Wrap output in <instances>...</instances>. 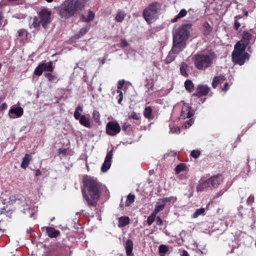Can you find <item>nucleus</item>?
<instances>
[{
    "instance_id": "1",
    "label": "nucleus",
    "mask_w": 256,
    "mask_h": 256,
    "mask_svg": "<svg viewBox=\"0 0 256 256\" xmlns=\"http://www.w3.org/2000/svg\"><path fill=\"white\" fill-rule=\"evenodd\" d=\"M84 188L82 190V196L88 206L95 207L98 204L104 186L96 179L90 176L83 178Z\"/></svg>"
},
{
    "instance_id": "2",
    "label": "nucleus",
    "mask_w": 256,
    "mask_h": 256,
    "mask_svg": "<svg viewBox=\"0 0 256 256\" xmlns=\"http://www.w3.org/2000/svg\"><path fill=\"white\" fill-rule=\"evenodd\" d=\"M192 24H187L182 25L173 32V52L178 54L186 46V40L188 39Z\"/></svg>"
},
{
    "instance_id": "3",
    "label": "nucleus",
    "mask_w": 256,
    "mask_h": 256,
    "mask_svg": "<svg viewBox=\"0 0 256 256\" xmlns=\"http://www.w3.org/2000/svg\"><path fill=\"white\" fill-rule=\"evenodd\" d=\"M84 6L81 0H66L59 6L60 16L69 18L78 14Z\"/></svg>"
},
{
    "instance_id": "4",
    "label": "nucleus",
    "mask_w": 256,
    "mask_h": 256,
    "mask_svg": "<svg viewBox=\"0 0 256 256\" xmlns=\"http://www.w3.org/2000/svg\"><path fill=\"white\" fill-rule=\"evenodd\" d=\"M213 59L212 55L202 54H196L193 58L194 66L198 70H204L210 67Z\"/></svg>"
},
{
    "instance_id": "5",
    "label": "nucleus",
    "mask_w": 256,
    "mask_h": 256,
    "mask_svg": "<svg viewBox=\"0 0 256 256\" xmlns=\"http://www.w3.org/2000/svg\"><path fill=\"white\" fill-rule=\"evenodd\" d=\"M245 50H243V48H237L234 50L232 53V60L235 63L242 66L244 64L246 60L250 58V55L247 53L244 52Z\"/></svg>"
},
{
    "instance_id": "6",
    "label": "nucleus",
    "mask_w": 256,
    "mask_h": 256,
    "mask_svg": "<svg viewBox=\"0 0 256 256\" xmlns=\"http://www.w3.org/2000/svg\"><path fill=\"white\" fill-rule=\"evenodd\" d=\"M158 13V4L152 3L150 4L143 12L142 15L145 20L148 22L156 18Z\"/></svg>"
},
{
    "instance_id": "7",
    "label": "nucleus",
    "mask_w": 256,
    "mask_h": 256,
    "mask_svg": "<svg viewBox=\"0 0 256 256\" xmlns=\"http://www.w3.org/2000/svg\"><path fill=\"white\" fill-rule=\"evenodd\" d=\"M82 111V106L78 105L75 109L74 114V118L76 120L79 121V122L81 125L89 128L90 127V119L88 118H86L84 115L81 114Z\"/></svg>"
},
{
    "instance_id": "8",
    "label": "nucleus",
    "mask_w": 256,
    "mask_h": 256,
    "mask_svg": "<svg viewBox=\"0 0 256 256\" xmlns=\"http://www.w3.org/2000/svg\"><path fill=\"white\" fill-rule=\"evenodd\" d=\"M53 69L52 62V61L46 63H40L34 70V74L40 76L44 71L52 72Z\"/></svg>"
},
{
    "instance_id": "9",
    "label": "nucleus",
    "mask_w": 256,
    "mask_h": 256,
    "mask_svg": "<svg viewBox=\"0 0 256 256\" xmlns=\"http://www.w3.org/2000/svg\"><path fill=\"white\" fill-rule=\"evenodd\" d=\"M120 126L116 122H110L106 126V132L107 134L111 136H114L120 131Z\"/></svg>"
},
{
    "instance_id": "10",
    "label": "nucleus",
    "mask_w": 256,
    "mask_h": 256,
    "mask_svg": "<svg viewBox=\"0 0 256 256\" xmlns=\"http://www.w3.org/2000/svg\"><path fill=\"white\" fill-rule=\"evenodd\" d=\"M50 12L46 9L42 10L39 13V19L42 27L46 28L50 22Z\"/></svg>"
},
{
    "instance_id": "11",
    "label": "nucleus",
    "mask_w": 256,
    "mask_h": 256,
    "mask_svg": "<svg viewBox=\"0 0 256 256\" xmlns=\"http://www.w3.org/2000/svg\"><path fill=\"white\" fill-rule=\"evenodd\" d=\"M252 38V34L248 32H244L241 40L238 42L235 45L236 48H243V50H245L246 48L249 44L250 40Z\"/></svg>"
},
{
    "instance_id": "12",
    "label": "nucleus",
    "mask_w": 256,
    "mask_h": 256,
    "mask_svg": "<svg viewBox=\"0 0 256 256\" xmlns=\"http://www.w3.org/2000/svg\"><path fill=\"white\" fill-rule=\"evenodd\" d=\"M193 112H192L191 107L188 104H184L181 111L180 118L182 119L189 118L192 116Z\"/></svg>"
},
{
    "instance_id": "13",
    "label": "nucleus",
    "mask_w": 256,
    "mask_h": 256,
    "mask_svg": "<svg viewBox=\"0 0 256 256\" xmlns=\"http://www.w3.org/2000/svg\"><path fill=\"white\" fill-rule=\"evenodd\" d=\"M112 154V150L108 152L104 162L101 168V170L102 172H106L110 169L111 166V160Z\"/></svg>"
},
{
    "instance_id": "14",
    "label": "nucleus",
    "mask_w": 256,
    "mask_h": 256,
    "mask_svg": "<svg viewBox=\"0 0 256 256\" xmlns=\"http://www.w3.org/2000/svg\"><path fill=\"white\" fill-rule=\"evenodd\" d=\"M211 188H216L222 184L223 177L222 174H216L208 178Z\"/></svg>"
},
{
    "instance_id": "15",
    "label": "nucleus",
    "mask_w": 256,
    "mask_h": 256,
    "mask_svg": "<svg viewBox=\"0 0 256 256\" xmlns=\"http://www.w3.org/2000/svg\"><path fill=\"white\" fill-rule=\"evenodd\" d=\"M210 90V88L206 85H198L196 92L193 96L200 97L207 95Z\"/></svg>"
},
{
    "instance_id": "16",
    "label": "nucleus",
    "mask_w": 256,
    "mask_h": 256,
    "mask_svg": "<svg viewBox=\"0 0 256 256\" xmlns=\"http://www.w3.org/2000/svg\"><path fill=\"white\" fill-rule=\"evenodd\" d=\"M24 113L23 109L20 106H12L8 112V115L10 118H14L15 116H12V114H14L16 118L20 117Z\"/></svg>"
},
{
    "instance_id": "17",
    "label": "nucleus",
    "mask_w": 256,
    "mask_h": 256,
    "mask_svg": "<svg viewBox=\"0 0 256 256\" xmlns=\"http://www.w3.org/2000/svg\"><path fill=\"white\" fill-rule=\"evenodd\" d=\"M211 188H212L210 185V183H209L208 179L206 180L200 181L198 185L196 186V190L198 192H202Z\"/></svg>"
},
{
    "instance_id": "18",
    "label": "nucleus",
    "mask_w": 256,
    "mask_h": 256,
    "mask_svg": "<svg viewBox=\"0 0 256 256\" xmlns=\"http://www.w3.org/2000/svg\"><path fill=\"white\" fill-rule=\"evenodd\" d=\"M46 231L48 236L50 238H56L60 234V230H56L52 227H46Z\"/></svg>"
},
{
    "instance_id": "19",
    "label": "nucleus",
    "mask_w": 256,
    "mask_h": 256,
    "mask_svg": "<svg viewBox=\"0 0 256 256\" xmlns=\"http://www.w3.org/2000/svg\"><path fill=\"white\" fill-rule=\"evenodd\" d=\"M125 248L127 256H134L132 253L133 250V242L132 240L129 239L126 240Z\"/></svg>"
},
{
    "instance_id": "20",
    "label": "nucleus",
    "mask_w": 256,
    "mask_h": 256,
    "mask_svg": "<svg viewBox=\"0 0 256 256\" xmlns=\"http://www.w3.org/2000/svg\"><path fill=\"white\" fill-rule=\"evenodd\" d=\"M32 160L31 155L29 154H26L24 158H22L20 166L22 168L26 169L28 166L30 162Z\"/></svg>"
},
{
    "instance_id": "21",
    "label": "nucleus",
    "mask_w": 256,
    "mask_h": 256,
    "mask_svg": "<svg viewBox=\"0 0 256 256\" xmlns=\"http://www.w3.org/2000/svg\"><path fill=\"white\" fill-rule=\"evenodd\" d=\"M126 16V14L124 12L120 10H118L116 12L114 20L116 22H121L124 20Z\"/></svg>"
},
{
    "instance_id": "22",
    "label": "nucleus",
    "mask_w": 256,
    "mask_h": 256,
    "mask_svg": "<svg viewBox=\"0 0 256 256\" xmlns=\"http://www.w3.org/2000/svg\"><path fill=\"white\" fill-rule=\"evenodd\" d=\"M40 24L41 22L38 18L35 16L30 18V28H38L40 26Z\"/></svg>"
},
{
    "instance_id": "23",
    "label": "nucleus",
    "mask_w": 256,
    "mask_h": 256,
    "mask_svg": "<svg viewBox=\"0 0 256 256\" xmlns=\"http://www.w3.org/2000/svg\"><path fill=\"white\" fill-rule=\"evenodd\" d=\"M130 220L128 216H121L118 218V224L119 228H122L126 226L130 223Z\"/></svg>"
},
{
    "instance_id": "24",
    "label": "nucleus",
    "mask_w": 256,
    "mask_h": 256,
    "mask_svg": "<svg viewBox=\"0 0 256 256\" xmlns=\"http://www.w3.org/2000/svg\"><path fill=\"white\" fill-rule=\"evenodd\" d=\"M187 11L185 9H182L180 12L170 22L172 23L176 22L178 19L184 17L187 14Z\"/></svg>"
},
{
    "instance_id": "25",
    "label": "nucleus",
    "mask_w": 256,
    "mask_h": 256,
    "mask_svg": "<svg viewBox=\"0 0 256 256\" xmlns=\"http://www.w3.org/2000/svg\"><path fill=\"white\" fill-rule=\"evenodd\" d=\"M188 65L184 62H182L180 64V74L182 76H186V77H187L188 76Z\"/></svg>"
},
{
    "instance_id": "26",
    "label": "nucleus",
    "mask_w": 256,
    "mask_h": 256,
    "mask_svg": "<svg viewBox=\"0 0 256 256\" xmlns=\"http://www.w3.org/2000/svg\"><path fill=\"white\" fill-rule=\"evenodd\" d=\"M225 80L224 76H215L212 82V86L213 88H216L219 82L222 80Z\"/></svg>"
},
{
    "instance_id": "27",
    "label": "nucleus",
    "mask_w": 256,
    "mask_h": 256,
    "mask_svg": "<svg viewBox=\"0 0 256 256\" xmlns=\"http://www.w3.org/2000/svg\"><path fill=\"white\" fill-rule=\"evenodd\" d=\"M184 86L187 91L192 92L194 90V85L192 80H187L184 82Z\"/></svg>"
},
{
    "instance_id": "28",
    "label": "nucleus",
    "mask_w": 256,
    "mask_h": 256,
    "mask_svg": "<svg viewBox=\"0 0 256 256\" xmlns=\"http://www.w3.org/2000/svg\"><path fill=\"white\" fill-rule=\"evenodd\" d=\"M152 109L151 107H150V106L146 107L145 108L144 112V116L147 118L152 119L153 118V116H152Z\"/></svg>"
},
{
    "instance_id": "29",
    "label": "nucleus",
    "mask_w": 256,
    "mask_h": 256,
    "mask_svg": "<svg viewBox=\"0 0 256 256\" xmlns=\"http://www.w3.org/2000/svg\"><path fill=\"white\" fill-rule=\"evenodd\" d=\"M168 247L164 244L160 245L158 248V252L160 256H164L165 254L168 252Z\"/></svg>"
},
{
    "instance_id": "30",
    "label": "nucleus",
    "mask_w": 256,
    "mask_h": 256,
    "mask_svg": "<svg viewBox=\"0 0 256 256\" xmlns=\"http://www.w3.org/2000/svg\"><path fill=\"white\" fill-rule=\"evenodd\" d=\"M135 196L134 194H129L126 198L125 206H130L134 201Z\"/></svg>"
},
{
    "instance_id": "31",
    "label": "nucleus",
    "mask_w": 256,
    "mask_h": 256,
    "mask_svg": "<svg viewBox=\"0 0 256 256\" xmlns=\"http://www.w3.org/2000/svg\"><path fill=\"white\" fill-rule=\"evenodd\" d=\"M205 212V209L204 208H200L197 209L196 212L193 214L192 217V218H196L198 216L204 214Z\"/></svg>"
},
{
    "instance_id": "32",
    "label": "nucleus",
    "mask_w": 256,
    "mask_h": 256,
    "mask_svg": "<svg viewBox=\"0 0 256 256\" xmlns=\"http://www.w3.org/2000/svg\"><path fill=\"white\" fill-rule=\"evenodd\" d=\"M174 53L173 52L172 50L168 54V55L167 56L165 60V62L166 64H169L173 61L175 59V56L174 55Z\"/></svg>"
},
{
    "instance_id": "33",
    "label": "nucleus",
    "mask_w": 256,
    "mask_h": 256,
    "mask_svg": "<svg viewBox=\"0 0 256 256\" xmlns=\"http://www.w3.org/2000/svg\"><path fill=\"white\" fill-rule=\"evenodd\" d=\"M82 17L84 18V22H90L94 18V14L91 10H90L88 12V16L86 18H85L84 16H82Z\"/></svg>"
},
{
    "instance_id": "34",
    "label": "nucleus",
    "mask_w": 256,
    "mask_h": 256,
    "mask_svg": "<svg viewBox=\"0 0 256 256\" xmlns=\"http://www.w3.org/2000/svg\"><path fill=\"white\" fill-rule=\"evenodd\" d=\"M156 216V214L154 212L152 213L150 216H148L146 222L148 226H150L152 224L155 220Z\"/></svg>"
},
{
    "instance_id": "35",
    "label": "nucleus",
    "mask_w": 256,
    "mask_h": 256,
    "mask_svg": "<svg viewBox=\"0 0 256 256\" xmlns=\"http://www.w3.org/2000/svg\"><path fill=\"white\" fill-rule=\"evenodd\" d=\"M164 206H165V204H164L163 202H162V204H157L156 206L154 213H155L156 214L157 213L162 210L164 208Z\"/></svg>"
},
{
    "instance_id": "36",
    "label": "nucleus",
    "mask_w": 256,
    "mask_h": 256,
    "mask_svg": "<svg viewBox=\"0 0 256 256\" xmlns=\"http://www.w3.org/2000/svg\"><path fill=\"white\" fill-rule=\"evenodd\" d=\"M89 29H90V26H84V27L82 28L80 30L79 33L78 34V38H80V37L83 36L84 34H85L88 32V30Z\"/></svg>"
},
{
    "instance_id": "37",
    "label": "nucleus",
    "mask_w": 256,
    "mask_h": 256,
    "mask_svg": "<svg viewBox=\"0 0 256 256\" xmlns=\"http://www.w3.org/2000/svg\"><path fill=\"white\" fill-rule=\"evenodd\" d=\"M186 168V165L184 164H178L176 168V173L178 174L182 171L185 170Z\"/></svg>"
},
{
    "instance_id": "38",
    "label": "nucleus",
    "mask_w": 256,
    "mask_h": 256,
    "mask_svg": "<svg viewBox=\"0 0 256 256\" xmlns=\"http://www.w3.org/2000/svg\"><path fill=\"white\" fill-rule=\"evenodd\" d=\"M200 154V152L198 150H195L192 151L190 156L194 158H198Z\"/></svg>"
},
{
    "instance_id": "39",
    "label": "nucleus",
    "mask_w": 256,
    "mask_h": 256,
    "mask_svg": "<svg viewBox=\"0 0 256 256\" xmlns=\"http://www.w3.org/2000/svg\"><path fill=\"white\" fill-rule=\"evenodd\" d=\"M194 120L192 118H190L189 120H187L186 122H185L183 125V127H184L185 128H189L194 123Z\"/></svg>"
},
{
    "instance_id": "40",
    "label": "nucleus",
    "mask_w": 256,
    "mask_h": 256,
    "mask_svg": "<svg viewBox=\"0 0 256 256\" xmlns=\"http://www.w3.org/2000/svg\"><path fill=\"white\" fill-rule=\"evenodd\" d=\"M92 118L96 120H98L100 118V114L98 111L94 110L92 112Z\"/></svg>"
},
{
    "instance_id": "41",
    "label": "nucleus",
    "mask_w": 256,
    "mask_h": 256,
    "mask_svg": "<svg viewBox=\"0 0 256 256\" xmlns=\"http://www.w3.org/2000/svg\"><path fill=\"white\" fill-rule=\"evenodd\" d=\"M156 222L158 226H162L163 224V222L160 216H156Z\"/></svg>"
},
{
    "instance_id": "42",
    "label": "nucleus",
    "mask_w": 256,
    "mask_h": 256,
    "mask_svg": "<svg viewBox=\"0 0 256 256\" xmlns=\"http://www.w3.org/2000/svg\"><path fill=\"white\" fill-rule=\"evenodd\" d=\"M45 76L48 79L50 82H52L54 80V76L50 73H46L44 74Z\"/></svg>"
},
{
    "instance_id": "43",
    "label": "nucleus",
    "mask_w": 256,
    "mask_h": 256,
    "mask_svg": "<svg viewBox=\"0 0 256 256\" xmlns=\"http://www.w3.org/2000/svg\"><path fill=\"white\" fill-rule=\"evenodd\" d=\"M254 197L253 196H250L246 200L248 204L251 205L254 202Z\"/></svg>"
},
{
    "instance_id": "44",
    "label": "nucleus",
    "mask_w": 256,
    "mask_h": 256,
    "mask_svg": "<svg viewBox=\"0 0 256 256\" xmlns=\"http://www.w3.org/2000/svg\"><path fill=\"white\" fill-rule=\"evenodd\" d=\"M171 132L172 133H176V134H180V128L179 127H174L172 128H171Z\"/></svg>"
},
{
    "instance_id": "45",
    "label": "nucleus",
    "mask_w": 256,
    "mask_h": 256,
    "mask_svg": "<svg viewBox=\"0 0 256 256\" xmlns=\"http://www.w3.org/2000/svg\"><path fill=\"white\" fill-rule=\"evenodd\" d=\"M124 83V80H120L118 82V88L120 89L122 88Z\"/></svg>"
},
{
    "instance_id": "46",
    "label": "nucleus",
    "mask_w": 256,
    "mask_h": 256,
    "mask_svg": "<svg viewBox=\"0 0 256 256\" xmlns=\"http://www.w3.org/2000/svg\"><path fill=\"white\" fill-rule=\"evenodd\" d=\"M240 26V23L238 22V20H234V27L236 30H238Z\"/></svg>"
},
{
    "instance_id": "47",
    "label": "nucleus",
    "mask_w": 256,
    "mask_h": 256,
    "mask_svg": "<svg viewBox=\"0 0 256 256\" xmlns=\"http://www.w3.org/2000/svg\"><path fill=\"white\" fill-rule=\"evenodd\" d=\"M7 104L6 102H4L3 104H2L0 106V110L1 111H4V110H6L7 108Z\"/></svg>"
},
{
    "instance_id": "48",
    "label": "nucleus",
    "mask_w": 256,
    "mask_h": 256,
    "mask_svg": "<svg viewBox=\"0 0 256 256\" xmlns=\"http://www.w3.org/2000/svg\"><path fill=\"white\" fill-rule=\"evenodd\" d=\"M172 198V197L164 198L162 199V201L164 204H165L166 202H169L171 201Z\"/></svg>"
},
{
    "instance_id": "49",
    "label": "nucleus",
    "mask_w": 256,
    "mask_h": 256,
    "mask_svg": "<svg viewBox=\"0 0 256 256\" xmlns=\"http://www.w3.org/2000/svg\"><path fill=\"white\" fill-rule=\"evenodd\" d=\"M130 118L134 120H138L139 116H138L135 112H133L130 115Z\"/></svg>"
},
{
    "instance_id": "50",
    "label": "nucleus",
    "mask_w": 256,
    "mask_h": 256,
    "mask_svg": "<svg viewBox=\"0 0 256 256\" xmlns=\"http://www.w3.org/2000/svg\"><path fill=\"white\" fill-rule=\"evenodd\" d=\"M121 44L122 46L125 47L128 45V42L125 39H122Z\"/></svg>"
},
{
    "instance_id": "51",
    "label": "nucleus",
    "mask_w": 256,
    "mask_h": 256,
    "mask_svg": "<svg viewBox=\"0 0 256 256\" xmlns=\"http://www.w3.org/2000/svg\"><path fill=\"white\" fill-rule=\"evenodd\" d=\"M30 208H28L27 209H26V210H25V209H24V210H23V212H24V213H26V211H28V213L30 214V218H32V216L34 215V212H31V213H30Z\"/></svg>"
},
{
    "instance_id": "52",
    "label": "nucleus",
    "mask_w": 256,
    "mask_h": 256,
    "mask_svg": "<svg viewBox=\"0 0 256 256\" xmlns=\"http://www.w3.org/2000/svg\"><path fill=\"white\" fill-rule=\"evenodd\" d=\"M210 31H211V28H206V30H204V34L207 35L210 34Z\"/></svg>"
},
{
    "instance_id": "53",
    "label": "nucleus",
    "mask_w": 256,
    "mask_h": 256,
    "mask_svg": "<svg viewBox=\"0 0 256 256\" xmlns=\"http://www.w3.org/2000/svg\"><path fill=\"white\" fill-rule=\"evenodd\" d=\"M130 124H127L126 123H124L122 126V128L124 130H126L127 128L129 127Z\"/></svg>"
},
{
    "instance_id": "54",
    "label": "nucleus",
    "mask_w": 256,
    "mask_h": 256,
    "mask_svg": "<svg viewBox=\"0 0 256 256\" xmlns=\"http://www.w3.org/2000/svg\"><path fill=\"white\" fill-rule=\"evenodd\" d=\"M228 82H225L224 87L222 88V90H228Z\"/></svg>"
},
{
    "instance_id": "55",
    "label": "nucleus",
    "mask_w": 256,
    "mask_h": 256,
    "mask_svg": "<svg viewBox=\"0 0 256 256\" xmlns=\"http://www.w3.org/2000/svg\"><path fill=\"white\" fill-rule=\"evenodd\" d=\"M203 27L205 28H210L209 24L207 22H205L204 23Z\"/></svg>"
},
{
    "instance_id": "56",
    "label": "nucleus",
    "mask_w": 256,
    "mask_h": 256,
    "mask_svg": "<svg viewBox=\"0 0 256 256\" xmlns=\"http://www.w3.org/2000/svg\"><path fill=\"white\" fill-rule=\"evenodd\" d=\"M182 256H190L189 254L186 250H183Z\"/></svg>"
},
{
    "instance_id": "57",
    "label": "nucleus",
    "mask_w": 256,
    "mask_h": 256,
    "mask_svg": "<svg viewBox=\"0 0 256 256\" xmlns=\"http://www.w3.org/2000/svg\"><path fill=\"white\" fill-rule=\"evenodd\" d=\"M117 92L119 94V98H123V94L122 92L118 90Z\"/></svg>"
},
{
    "instance_id": "58",
    "label": "nucleus",
    "mask_w": 256,
    "mask_h": 256,
    "mask_svg": "<svg viewBox=\"0 0 256 256\" xmlns=\"http://www.w3.org/2000/svg\"><path fill=\"white\" fill-rule=\"evenodd\" d=\"M224 192H222V191H220L217 194H216V196L217 197H218L220 196H222V194H223Z\"/></svg>"
},
{
    "instance_id": "59",
    "label": "nucleus",
    "mask_w": 256,
    "mask_h": 256,
    "mask_svg": "<svg viewBox=\"0 0 256 256\" xmlns=\"http://www.w3.org/2000/svg\"><path fill=\"white\" fill-rule=\"evenodd\" d=\"M41 174L40 170H37L36 171V175L38 176L39 175H40Z\"/></svg>"
},
{
    "instance_id": "60",
    "label": "nucleus",
    "mask_w": 256,
    "mask_h": 256,
    "mask_svg": "<svg viewBox=\"0 0 256 256\" xmlns=\"http://www.w3.org/2000/svg\"><path fill=\"white\" fill-rule=\"evenodd\" d=\"M24 30H20L18 31V34H19V35L20 36H22V34L24 32Z\"/></svg>"
},
{
    "instance_id": "61",
    "label": "nucleus",
    "mask_w": 256,
    "mask_h": 256,
    "mask_svg": "<svg viewBox=\"0 0 256 256\" xmlns=\"http://www.w3.org/2000/svg\"><path fill=\"white\" fill-rule=\"evenodd\" d=\"M242 16L240 15L236 16L234 17L235 20H238V18H242Z\"/></svg>"
},
{
    "instance_id": "62",
    "label": "nucleus",
    "mask_w": 256,
    "mask_h": 256,
    "mask_svg": "<svg viewBox=\"0 0 256 256\" xmlns=\"http://www.w3.org/2000/svg\"><path fill=\"white\" fill-rule=\"evenodd\" d=\"M122 99L123 98H119L118 100V104H121V102H122Z\"/></svg>"
},
{
    "instance_id": "63",
    "label": "nucleus",
    "mask_w": 256,
    "mask_h": 256,
    "mask_svg": "<svg viewBox=\"0 0 256 256\" xmlns=\"http://www.w3.org/2000/svg\"><path fill=\"white\" fill-rule=\"evenodd\" d=\"M4 99V97H0V103Z\"/></svg>"
},
{
    "instance_id": "64",
    "label": "nucleus",
    "mask_w": 256,
    "mask_h": 256,
    "mask_svg": "<svg viewBox=\"0 0 256 256\" xmlns=\"http://www.w3.org/2000/svg\"><path fill=\"white\" fill-rule=\"evenodd\" d=\"M248 51L250 52H252V50H251V48L250 46L248 48Z\"/></svg>"
}]
</instances>
